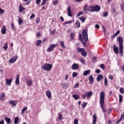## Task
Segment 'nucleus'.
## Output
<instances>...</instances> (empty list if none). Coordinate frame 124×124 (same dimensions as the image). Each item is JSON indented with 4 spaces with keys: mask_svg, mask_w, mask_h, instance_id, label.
<instances>
[{
    "mask_svg": "<svg viewBox=\"0 0 124 124\" xmlns=\"http://www.w3.org/2000/svg\"><path fill=\"white\" fill-rule=\"evenodd\" d=\"M89 12H98L100 11V6L98 5H96L95 6H90L88 7V4H85L83 8V12H85L86 14Z\"/></svg>",
    "mask_w": 124,
    "mask_h": 124,
    "instance_id": "nucleus-1",
    "label": "nucleus"
},
{
    "mask_svg": "<svg viewBox=\"0 0 124 124\" xmlns=\"http://www.w3.org/2000/svg\"><path fill=\"white\" fill-rule=\"evenodd\" d=\"M105 98V93L104 92L102 91L100 93V106L103 111V112H106V109H105V102H104V99Z\"/></svg>",
    "mask_w": 124,
    "mask_h": 124,
    "instance_id": "nucleus-2",
    "label": "nucleus"
},
{
    "mask_svg": "<svg viewBox=\"0 0 124 124\" xmlns=\"http://www.w3.org/2000/svg\"><path fill=\"white\" fill-rule=\"evenodd\" d=\"M117 40L119 44L120 55L121 56V57H123V55H124V38H123V37L120 36L119 37L117 38Z\"/></svg>",
    "mask_w": 124,
    "mask_h": 124,
    "instance_id": "nucleus-3",
    "label": "nucleus"
},
{
    "mask_svg": "<svg viewBox=\"0 0 124 124\" xmlns=\"http://www.w3.org/2000/svg\"><path fill=\"white\" fill-rule=\"evenodd\" d=\"M82 36H83V39H84V41H81L82 44H83V46L84 47H86L87 46V42L86 41H88V30L87 29H84L83 30L82 32Z\"/></svg>",
    "mask_w": 124,
    "mask_h": 124,
    "instance_id": "nucleus-4",
    "label": "nucleus"
},
{
    "mask_svg": "<svg viewBox=\"0 0 124 124\" xmlns=\"http://www.w3.org/2000/svg\"><path fill=\"white\" fill-rule=\"evenodd\" d=\"M53 65H52V64L49 63H45L41 66V69L45 71H50Z\"/></svg>",
    "mask_w": 124,
    "mask_h": 124,
    "instance_id": "nucleus-5",
    "label": "nucleus"
},
{
    "mask_svg": "<svg viewBox=\"0 0 124 124\" xmlns=\"http://www.w3.org/2000/svg\"><path fill=\"white\" fill-rule=\"evenodd\" d=\"M93 94V92L92 91L88 92L82 96V98L83 99H86V98H90V97H92V95Z\"/></svg>",
    "mask_w": 124,
    "mask_h": 124,
    "instance_id": "nucleus-6",
    "label": "nucleus"
},
{
    "mask_svg": "<svg viewBox=\"0 0 124 124\" xmlns=\"http://www.w3.org/2000/svg\"><path fill=\"white\" fill-rule=\"evenodd\" d=\"M56 46H58L57 44H51L48 48L47 49L46 51L48 53H51L53 51L54 48H55Z\"/></svg>",
    "mask_w": 124,
    "mask_h": 124,
    "instance_id": "nucleus-7",
    "label": "nucleus"
},
{
    "mask_svg": "<svg viewBox=\"0 0 124 124\" xmlns=\"http://www.w3.org/2000/svg\"><path fill=\"white\" fill-rule=\"evenodd\" d=\"M72 69L73 70H77V69H79V65L78 63H74L71 66Z\"/></svg>",
    "mask_w": 124,
    "mask_h": 124,
    "instance_id": "nucleus-8",
    "label": "nucleus"
},
{
    "mask_svg": "<svg viewBox=\"0 0 124 124\" xmlns=\"http://www.w3.org/2000/svg\"><path fill=\"white\" fill-rule=\"evenodd\" d=\"M26 81L27 85L30 87H31V86L32 85V80L31 78H27Z\"/></svg>",
    "mask_w": 124,
    "mask_h": 124,
    "instance_id": "nucleus-9",
    "label": "nucleus"
},
{
    "mask_svg": "<svg viewBox=\"0 0 124 124\" xmlns=\"http://www.w3.org/2000/svg\"><path fill=\"white\" fill-rule=\"evenodd\" d=\"M9 104L10 105H12V106H13V107H14V106H16V105H17V102L14 100H10L9 102Z\"/></svg>",
    "mask_w": 124,
    "mask_h": 124,
    "instance_id": "nucleus-10",
    "label": "nucleus"
},
{
    "mask_svg": "<svg viewBox=\"0 0 124 124\" xmlns=\"http://www.w3.org/2000/svg\"><path fill=\"white\" fill-rule=\"evenodd\" d=\"M18 58V57L15 56L14 57H13L12 58H11L10 60H9V62L10 63H13L14 62H15L16 61H17V59Z\"/></svg>",
    "mask_w": 124,
    "mask_h": 124,
    "instance_id": "nucleus-11",
    "label": "nucleus"
},
{
    "mask_svg": "<svg viewBox=\"0 0 124 124\" xmlns=\"http://www.w3.org/2000/svg\"><path fill=\"white\" fill-rule=\"evenodd\" d=\"M6 85L7 86H11V82H12V79H8V78H6Z\"/></svg>",
    "mask_w": 124,
    "mask_h": 124,
    "instance_id": "nucleus-12",
    "label": "nucleus"
},
{
    "mask_svg": "<svg viewBox=\"0 0 124 124\" xmlns=\"http://www.w3.org/2000/svg\"><path fill=\"white\" fill-rule=\"evenodd\" d=\"M15 83L16 85H19L20 83V76L19 75H17L16 76Z\"/></svg>",
    "mask_w": 124,
    "mask_h": 124,
    "instance_id": "nucleus-13",
    "label": "nucleus"
},
{
    "mask_svg": "<svg viewBox=\"0 0 124 124\" xmlns=\"http://www.w3.org/2000/svg\"><path fill=\"white\" fill-rule=\"evenodd\" d=\"M67 10L68 12V16H69V17H72L70 7H68Z\"/></svg>",
    "mask_w": 124,
    "mask_h": 124,
    "instance_id": "nucleus-14",
    "label": "nucleus"
},
{
    "mask_svg": "<svg viewBox=\"0 0 124 124\" xmlns=\"http://www.w3.org/2000/svg\"><path fill=\"white\" fill-rule=\"evenodd\" d=\"M1 32L2 34H5V33H6V27L3 26L1 30Z\"/></svg>",
    "mask_w": 124,
    "mask_h": 124,
    "instance_id": "nucleus-15",
    "label": "nucleus"
},
{
    "mask_svg": "<svg viewBox=\"0 0 124 124\" xmlns=\"http://www.w3.org/2000/svg\"><path fill=\"white\" fill-rule=\"evenodd\" d=\"M46 95L48 98H51L52 97V93L50 91H47L46 92Z\"/></svg>",
    "mask_w": 124,
    "mask_h": 124,
    "instance_id": "nucleus-16",
    "label": "nucleus"
},
{
    "mask_svg": "<svg viewBox=\"0 0 124 124\" xmlns=\"http://www.w3.org/2000/svg\"><path fill=\"white\" fill-rule=\"evenodd\" d=\"M89 83L90 84H93L94 82V79H93V75H91L89 77Z\"/></svg>",
    "mask_w": 124,
    "mask_h": 124,
    "instance_id": "nucleus-17",
    "label": "nucleus"
},
{
    "mask_svg": "<svg viewBox=\"0 0 124 124\" xmlns=\"http://www.w3.org/2000/svg\"><path fill=\"white\" fill-rule=\"evenodd\" d=\"M113 50L114 51L115 54H116V55H117V54H119V47H118L115 46L113 48Z\"/></svg>",
    "mask_w": 124,
    "mask_h": 124,
    "instance_id": "nucleus-18",
    "label": "nucleus"
},
{
    "mask_svg": "<svg viewBox=\"0 0 124 124\" xmlns=\"http://www.w3.org/2000/svg\"><path fill=\"white\" fill-rule=\"evenodd\" d=\"M24 10H25V8H24L22 5H20L19 7V12L22 13Z\"/></svg>",
    "mask_w": 124,
    "mask_h": 124,
    "instance_id": "nucleus-19",
    "label": "nucleus"
},
{
    "mask_svg": "<svg viewBox=\"0 0 124 124\" xmlns=\"http://www.w3.org/2000/svg\"><path fill=\"white\" fill-rule=\"evenodd\" d=\"M102 78H103V76H102V75H99L96 78L97 82L101 81Z\"/></svg>",
    "mask_w": 124,
    "mask_h": 124,
    "instance_id": "nucleus-20",
    "label": "nucleus"
},
{
    "mask_svg": "<svg viewBox=\"0 0 124 124\" xmlns=\"http://www.w3.org/2000/svg\"><path fill=\"white\" fill-rule=\"evenodd\" d=\"M91 73V70H87L83 72V76H87L88 74H90Z\"/></svg>",
    "mask_w": 124,
    "mask_h": 124,
    "instance_id": "nucleus-21",
    "label": "nucleus"
},
{
    "mask_svg": "<svg viewBox=\"0 0 124 124\" xmlns=\"http://www.w3.org/2000/svg\"><path fill=\"white\" fill-rule=\"evenodd\" d=\"M58 115L59 116L58 120H59L60 122L62 121V113L61 112H59Z\"/></svg>",
    "mask_w": 124,
    "mask_h": 124,
    "instance_id": "nucleus-22",
    "label": "nucleus"
},
{
    "mask_svg": "<svg viewBox=\"0 0 124 124\" xmlns=\"http://www.w3.org/2000/svg\"><path fill=\"white\" fill-rule=\"evenodd\" d=\"M5 97V94L3 93L0 96V101H3Z\"/></svg>",
    "mask_w": 124,
    "mask_h": 124,
    "instance_id": "nucleus-23",
    "label": "nucleus"
},
{
    "mask_svg": "<svg viewBox=\"0 0 124 124\" xmlns=\"http://www.w3.org/2000/svg\"><path fill=\"white\" fill-rule=\"evenodd\" d=\"M5 121L7 124H9L11 122V119L10 118H9L8 117H5Z\"/></svg>",
    "mask_w": 124,
    "mask_h": 124,
    "instance_id": "nucleus-24",
    "label": "nucleus"
},
{
    "mask_svg": "<svg viewBox=\"0 0 124 124\" xmlns=\"http://www.w3.org/2000/svg\"><path fill=\"white\" fill-rule=\"evenodd\" d=\"M73 97L76 100L80 99V96H79V95H76V94L73 95Z\"/></svg>",
    "mask_w": 124,
    "mask_h": 124,
    "instance_id": "nucleus-25",
    "label": "nucleus"
},
{
    "mask_svg": "<svg viewBox=\"0 0 124 124\" xmlns=\"http://www.w3.org/2000/svg\"><path fill=\"white\" fill-rule=\"evenodd\" d=\"M93 124H95V123H96V115H95V114H93Z\"/></svg>",
    "mask_w": 124,
    "mask_h": 124,
    "instance_id": "nucleus-26",
    "label": "nucleus"
},
{
    "mask_svg": "<svg viewBox=\"0 0 124 124\" xmlns=\"http://www.w3.org/2000/svg\"><path fill=\"white\" fill-rule=\"evenodd\" d=\"M14 124H19V117H16L15 118Z\"/></svg>",
    "mask_w": 124,
    "mask_h": 124,
    "instance_id": "nucleus-27",
    "label": "nucleus"
},
{
    "mask_svg": "<svg viewBox=\"0 0 124 124\" xmlns=\"http://www.w3.org/2000/svg\"><path fill=\"white\" fill-rule=\"evenodd\" d=\"M3 48H4L5 51H6L7 50V48H8V43H6L5 44H4Z\"/></svg>",
    "mask_w": 124,
    "mask_h": 124,
    "instance_id": "nucleus-28",
    "label": "nucleus"
},
{
    "mask_svg": "<svg viewBox=\"0 0 124 124\" xmlns=\"http://www.w3.org/2000/svg\"><path fill=\"white\" fill-rule=\"evenodd\" d=\"M74 34H75V33L74 32H71L70 34V37H71L72 40H73L74 38Z\"/></svg>",
    "mask_w": 124,
    "mask_h": 124,
    "instance_id": "nucleus-29",
    "label": "nucleus"
},
{
    "mask_svg": "<svg viewBox=\"0 0 124 124\" xmlns=\"http://www.w3.org/2000/svg\"><path fill=\"white\" fill-rule=\"evenodd\" d=\"M123 120H124L123 119V114H121V117H120V119L118 120L116 122V124H119V123H120L121 122H122V121H123Z\"/></svg>",
    "mask_w": 124,
    "mask_h": 124,
    "instance_id": "nucleus-30",
    "label": "nucleus"
},
{
    "mask_svg": "<svg viewBox=\"0 0 124 124\" xmlns=\"http://www.w3.org/2000/svg\"><path fill=\"white\" fill-rule=\"evenodd\" d=\"M81 55L83 57H87V52L85 51V49L81 52Z\"/></svg>",
    "mask_w": 124,
    "mask_h": 124,
    "instance_id": "nucleus-31",
    "label": "nucleus"
},
{
    "mask_svg": "<svg viewBox=\"0 0 124 124\" xmlns=\"http://www.w3.org/2000/svg\"><path fill=\"white\" fill-rule=\"evenodd\" d=\"M119 102L120 103H122V102L123 101V96L122 95V94H119Z\"/></svg>",
    "mask_w": 124,
    "mask_h": 124,
    "instance_id": "nucleus-32",
    "label": "nucleus"
},
{
    "mask_svg": "<svg viewBox=\"0 0 124 124\" xmlns=\"http://www.w3.org/2000/svg\"><path fill=\"white\" fill-rule=\"evenodd\" d=\"M79 20H80L82 22V23H84V22H85V21H86V18H85L83 16H81L80 17H79Z\"/></svg>",
    "mask_w": 124,
    "mask_h": 124,
    "instance_id": "nucleus-33",
    "label": "nucleus"
},
{
    "mask_svg": "<svg viewBox=\"0 0 124 124\" xmlns=\"http://www.w3.org/2000/svg\"><path fill=\"white\" fill-rule=\"evenodd\" d=\"M84 50H85V49L78 47V53H80V52L81 53H82Z\"/></svg>",
    "mask_w": 124,
    "mask_h": 124,
    "instance_id": "nucleus-34",
    "label": "nucleus"
},
{
    "mask_svg": "<svg viewBox=\"0 0 124 124\" xmlns=\"http://www.w3.org/2000/svg\"><path fill=\"white\" fill-rule=\"evenodd\" d=\"M48 1V0H43L42 3L41 4V6H43L46 4V2Z\"/></svg>",
    "mask_w": 124,
    "mask_h": 124,
    "instance_id": "nucleus-35",
    "label": "nucleus"
},
{
    "mask_svg": "<svg viewBox=\"0 0 124 124\" xmlns=\"http://www.w3.org/2000/svg\"><path fill=\"white\" fill-rule=\"evenodd\" d=\"M27 110H28V108L27 107L24 108L21 110V114H24L25 111H27Z\"/></svg>",
    "mask_w": 124,
    "mask_h": 124,
    "instance_id": "nucleus-36",
    "label": "nucleus"
},
{
    "mask_svg": "<svg viewBox=\"0 0 124 124\" xmlns=\"http://www.w3.org/2000/svg\"><path fill=\"white\" fill-rule=\"evenodd\" d=\"M88 104L86 102H83V104H82L81 106L82 108H83V109H84V108H85V107H86V106H87V105Z\"/></svg>",
    "mask_w": 124,
    "mask_h": 124,
    "instance_id": "nucleus-37",
    "label": "nucleus"
},
{
    "mask_svg": "<svg viewBox=\"0 0 124 124\" xmlns=\"http://www.w3.org/2000/svg\"><path fill=\"white\" fill-rule=\"evenodd\" d=\"M96 60H97V58L96 57H93L92 59L93 62L95 63L96 62Z\"/></svg>",
    "mask_w": 124,
    "mask_h": 124,
    "instance_id": "nucleus-38",
    "label": "nucleus"
},
{
    "mask_svg": "<svg viewBox=\"0 0 124 124\" xmlns=\"http://www.w3.org/2000/svg\"><path fill=\"white\" fill-rule=\"evenodd\" d=\"M18 24H19V25H21V24H23V19H22V18L18 17Z\"/></svg>",
    "mask_w": 124,
    "mask_h": 124,
    "instance_id": "nucleus-39",
    "label": "nucleus"
},
{
    "mask_svg": "<svg viewBox=\"0 0 124 124\" xmlns=\"http://www.w3.org/2000/svg\"><path fill=\"white\" fill-rule=\"evenodd\" d=\"M41 42H42L41 40L37 41L36 45L37 46H39V45H40V44H41Z\"/></svg>",
    "mask_w": 124,
    "mask_h": 124,
    "instance_id": "nucleus-40",
    "label": "nucleus"
},
{
    "mask_svg": "<svg viewBox=\"0 0 124 124\" xmlns=\"http://www.w3.org/2000/svg\"><path fill=\"white\" fill-rule=\"evenodd\" d=\"M60 43H61V47H62V48H65V46H64V43H63V42L61 41L60 42Z\"/></svg>",
    "mask_w": 124,
    "mask_h": 124,
    "instance_id": "nucleus-41",
    "label": "nucleus"
},
{
    "mask_svg": "<svg viewBox=\"0 0 124 124\" xmlns=\"http://www.w3.org/2000/svg\"><path fill=\"white\" fill-rule=\"evenodd\" d=\"M104 84L105 86H107L108 85L107 78L106 77L105 78V79H104Z\"/></svg>",
    "mask_w": 124,
    "mask_h": 124,
    "instance_id": "nucleus-42",
    "label": "nucleus"
},
{
    "mask_svg": "<svg viewBox=\"0 0 124 124\" xmlns=\"http://www.w3.org/2000/svg\"><path fill=\"white\" fill-rule=\"evenodd\" d=\"M76 28H80V23L77 22L75 23Z\"/></svg>",
    "mask_w": 124,
    "mask_h": 124,
    "instance_id": "nucleus-43",
    "label": "nucleus"
},
{
    "mask_svg": "<svg viewBox=\"0 0 124 124\" xmlns=\"http://www.w3.org/2000/svg\"><path fill=\"white\" fill-rule=\"evenodd\" d=\"M78 75V74L76 72H73L72 74V77L73 78H75V77H76Z\"/></svg>",
    "mask_w": 124,
    "mask_h": 124,
    "instance_id": "nucleus-44",
    "label": "nucleus"
},
{
    "mask_svg": "<svg viewBox=\"0 0 124 124\" xmlns=\"http://www.w3.org/2000/svg\"><path fill=\"white\" fill-rule=\"evenodd\" d=\"M103 16L104 17H107L108 16V13L107 12H105L103 13Z\"/></svg>",
    "mask_w": 124,
    "mask_h": 124,
    "instance_id": "nucleus-45",
    "label": "nucleus"
},
{
    "mask_svg": "<svg viewBox=\"0 0 124 124\" xmlns=\"http://www.w3.org/2000/svg\"><path fill=\"white\" fill-rule=\"evenodd\" d=\"M80 62H81V63H82L83 64H85V60H84V59L80 58Z\"/></svg>",
    "mask_w": 124,
    "mask_h": 124,
    "instance_id": "nucleus-46",
    "label": "nucleus"
},
{
    "mask_svg": "<svg viewBox=\"0 0 124 124\" xmlns=\"http://www.w3.org/2000/svg\"><path fill=\"white\" fill-rule=\"evenodd\" d=\"M119 91L121 93H124V88H121L119 89Z\"/></svg>",
    "mask_w": 124,
    "mask_h": 124,
    "instance_id": "nucleus-47",
    "label": "nucleus"
},
{
    "mask_svg": "<svg viewBox=\"0 0 124 124\" xmlns=\"http://www.w3.org/2000/svg\"><path fill=\"white\" fill-rule=\"evenodd\" d=\"M72 22H73V20H70L69 21H66L64 24V25H67V24H71V23H72Z\"/></svg>",
    "mask_w": 124,
    "mask_h": 124,
    "instance_id": "nucleus-48",
    "label": "nucleus"
},
{
    "mask_svg": "<svg viewBox=\"0 0 124 124\" xmlns=\"http://www.w3.org/2000/svg\"><path fill=\"white\" fill-rule=\"evenodd\" d=\"M68 85L66 83H64L62 84V87L63 88V89H66V88H67Z\"/></svg>",
    "mask_w": 124,
    "mask_h": 124,
    "instance_id": "nucleus-49",
    "label": "nucleus"
},
{
    "mask_svg": "<svg viewBox=\"0 0 124 124\" xmlns=\"http://www.w3.org/2000/svg\"><path fill=\"white\" fill-rule=\"evenodd\" d=\"M40 2H41V0H36L35 3L37 4V5H39V4H40Z\"/></svg>",
    "mask_w": 124,
    "mask_h": 124,
    "instance_id": "nucleus-50",
    "label": "nucleus"
},
{
    "mask_svg": "<svg viewBox=\"0 0 124 124\" xmlns=\"http://www.w3.org/2000/svg\"><path fill=\"white\" fill-rule=\"evenodd\" d=\"M84 13H86L85 12H79V13L78 14V17H79V16H80V15H83V14H84Z\"/></svg>",
    "mask_w": 124,
    "mask_h": 124,
    "instance_id": "nucleus-51",
    "label": "nucleus"
},
{
    "mask_svg": "<svg viewBox=\"0 0 124 124\" xmlns=\"http://www.w3.org/2000/svg\"><path fill=\"white\" fill-rule=\"evenodd\" d=\"M79 40H80V41H83V38H82V34H79Z\"/></svg>",
    "mask_w": 124,
    "mask_h": 124,
    "instance_id": "nucleus-52",
    "label": "nucleus"
},
{
    "mask_svg": "<svg viewBox=\"0 0 124 124\" xmlns=\"http://www.w3.org/2000/svg\"><path fill=\"white\" fill-rule=\"evenodd\" d=\"M4 13V10H2L0 7V14H3Z\"/></svg>",
    "mask_w": 124,
    "mask_h": 124,
    "instance_id": "nucleus-53",
    "label": "nucleus"
},
{
    "mask_svg": "<svg viewBox=\"0 0 124 124\" xmlns=\"http://www.w3.org/2000/svg\"><path fill=\"white\" fill-rule=\"evenodd\" d=\"M100 68H102V69H104V67H105V66L104 65V64H101L100 65Z\"/></svg>",
    "mask_w": 124,
    "mask_h": 124,
    "instance_id": "nucleus-54",
    "label": "nucleus"
},
{
    "mask_svg": "<svg viewBox=\"0 0 124 124\" xmlns=\"http://www.w3.org/2000/svg\"><path fill=\"white\" fill-rule=\"evenodd\" d=\"M111 11L113 13H115V12H116V9L115 8V7H112L111 8Z\"/></svg>",
    "mask_w": 124,
    "mask_h": 124,
    "instance_id": "nucleus-55",
    "label": "nucleus"
},
{
    "mask_svg": "<svg viewBox=\"0 0 124 124\" xmlns=\"http://www.w3.org/2000/svg\"><path fill=\"white\" fill-rule=\"evenodd\" d=\"M35 17V15L34 14H32L31 16H30V19H33Z\"/></svg>",
    "mask_w": 124,
    "mask_h": 124,
    "instance_id": "nucleus-56",
    "label": "nucleus"
},
{
    "mask_svg": "<svg viewBox=\"0 0 124 124\" xmlns=\"http://www.w3.org/2000/svg\"><path fill=\"white\" fill-rule=\"evenodd\" d=\"M59 2V1H58L57 0L54 1V2H53V4L54 5H56L57 4H58V3Z\"/></svg>",
    "mask_w": 124,
    "mask_h": 124,
    "instance_id": "nucleus-57",
    "label": "nucleus"
},
{
    "mask_svg": "<svg viewBox=\"0 0 124 124\" xmlns=\"http://www.w3.org/2000/svg\"><path fill=\"white\" fill-rule=\"evenodd\" d=\"M101 71L99 69L95 70V73H97V74H99L100 73Z\"/></svg>",
    "mask_w": 124,
    "mask_h": 124,
    "instance_id": "nucleus-58",
    "label": "nucleus"
},
{
    "mask_svg": "<svg viewBox=\"0 0 124 124\" xmlns=\"http://www.w3.org/2000/svg\"><path fill=\"white\" fill-rule=\"evenodd\" d=\"M109 79H110V80H113L114 79V77H113V76L109 75L108 76Z\"/></svg>",
    "mask_w": 124,
    "mask_h": 124,
    "instance_id": "nucleus-59",
    "label": "nucleus"
},
{
    "mask_svg": "<svg viewBox=\"0 0 124 124\" xmlns=\"http://www.w3.org/2000/svg\"><path fill=\"white\" fill-rule=\"evenodd\" d=\"M74 124H78V120L77 119H76L74 121Z\"/></svg>",
    "mask_w": 124,
    "mask_h": 124,
    "instance_id": "nucleus-60",
    "label": "nucleus"
},
{
    "mask_svg": "<svg viewBox=\"0 0 124 124\" xmlns=\"http://www.w3.org/2000/svg\"><path fill=\"white\" fill-rule=\"evenodd\" d=\"M118 34H120V31H117V32L114 34V35L116 36H117V35H118Z\"/></svg>",
    "mask_w": 124,
    "mask_h": 124,
    "instance_id": "nucleus-61",
    "label": "nucleus"
},
{
    "mask_svg": "<svg viewBox=\"0 0 124 124\" xmlns=\"http://www.w3.org/2000/svg\"><path fill=\"white\" fill-rule=\"evenodd\" d=\"M78 87H79V83H76L74 86V88H78Z\"/></svg>",
    "mask_w": 124,
    "mask_h": 124,
    "instance_id": "nucleus-62",
    "label": "nucleus"
},
{
    "mask_svg": "<svg viewBox=\"0 0 124 124\" xmlns=\"http://www.w3.org/2000/svg\"><path fill=\"white\" fill-rule=\"evenodd\" d=\"M55 32H56V31H55V30L53 31H50V34H54V33H55Z\"/></svg>",
    "mask_w": 124,
    "mask_h": 124,
    "instance_id": "nucleus-63",
    "label": "nucleus"
},
{
    "mask_svg": "<svg viewBox=\"0 0 124 124\" xmlns=\"http://www.w3.org/2000/svg\"><path fill=\"white\" fill-rule=\"evenodd\" d=\"M11 27H12L13 30H15V26H14V23H12Z\"/></svg>",
    "mask_w": 124,
    "mask_h": 124,
    "instance_id": "nucleus-64",
    "label": "nucleus"
}]
</instances>
